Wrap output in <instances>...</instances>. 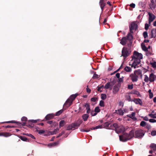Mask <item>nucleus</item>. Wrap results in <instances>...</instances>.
<instances>
[{"instance_id": "31", "label": "nucleus", "mask_w": 156, "mask_h": 156, "mask_svg": "<svg viewBox=\"0 0 156 156\" xmlns=\"http://www.w3.org/2000/svg\"><path fill=\"white\" fill-rule=\"evenodd\" d=\"M139 6L144 8L145 7V4L143 2H140L139 3Z\"/></svg>"}, {"instance_id": "5", "label": "nucleus", "mask_w": 156, "mask_h": 156, "mask_svg": "<svg viewBox=\"0 0 156 156\" xmlns=\"http://www.w3.org/2000/svg\"><path fill=\"white\" fill-rule=\"evenodd\" d=\"M144 133L143 130L141 129H138L135 132V134L133 136L138 138H142L144 135Z\"/></svg>"}, {"instance_id": "11", "label": "nucleus", "mask_w": 156, "mask_h": 156, "mask_svg": "<svg viewBox=\"0 0 156 156\" xmlns=\"http://www.w3.org/2000/svg\"><path fill=\"white\" fill-rule=\"evenodd\" d=\"M149 79L150 82H153L156 80V76L152 73L149 75Z\"/></svg>"}, {"instance_id": "41", "label": "nucleus", "mask_w": 156, "mask_h": 156, "mask_svg": "<svg viewBox=\"0 0 156 156\" xmlns=\"http://www.w3.org/2000/svg\"><path fill=\"white\" fill-rule=\"evenodd\" d=\"M10 135L9 133H3V136L5 137H7L10 136Z\"/></svg>"}, {"instance_id": "44", "label": "nucleus", "mask_w": 156, "mask_h": 156, "mask_svg": "<svg viewBox=\"0 0 156 156\" xmlns=\"http://www.w3.org/2000/svg\"><path fill=\"white\" fill-rule=\"evenodd\" d=\"M151 146L152 148L153 149V150H155L156 149V144H151Z\"/></svg>"}, {"instance_id": "14", "label": "nucleus", "mask_w": 156, "mask_h": 156, "mask_svg": "<svg viewBox=\"0 0 156 156\" xmlns=\"http://www.w3.org/2000/svg\"><path fill=\"white\" fill-rule=\"evenodd\" d=\"M136 104H139L140 105H142V101L141 100L140 98L134 99L133 100Z\"/></svg>"}, {"instance_id": "51", "label": "nucleus", "mask_w": 156, "mask_h": 156, "mask_svg": "<svg viewBox=\"0 0 156 156\" xmlns=\"http://www.w3.org/2000/svg\"><path fill=\"white\" fill-rule=\"evenodd\" d=\"M150 122L151 123H154L156 122V120L154 119H150L149 120Z\"/></svg>"}, {"instance_id": "16", "label": "nucleus", "mask_w": 156, "mask_h": 156, "mask_svg": "<svg viewBox=\"0 0 156 156\" xmlns=\"http://www.w3.org/2000/svg\"><path fill=\"white\" fill-rule=\"evenodd\" d=\"M99 3L101 10L102 11L104 6L106 4L104 2V0H100Z\"/></svg>"}, {"instance_id": "12", "label": "nucleus", "mask_w": 156, "mask_h": 156, "mask_svg": "<svg viewBox=\"0 0 156 156\" xmlns=\"http://www.w3.org/2000/svg\"><path fill=\"white\" fill-rule=\"evenodd\" d=\"M156 0H151V3L149 5L150 8L152 10L154 9L156 6V4L155 3Z\"/></svg>"}, {"instance_id": "25", "label": "nucleus", "mask_w": 156, "mask_h": 156, "mask_svg": "<svg viewBox=\"0 0 156 156\" xmlns=\"http://www.w3.org/2000/svg\"><path fill=\"white\" fill-rule=\"evenodd\" d=\"M127 39L131 41L133 38V37L132 35L130 33H128L127 36Z\"/></svg>"}, {"instance_id": "33", "label": "nucleus", "mask_w": 156, "mask_h": 156, "mask_svg": "<svg viewBox=\"0 0 156 156\" xmlns=\"http://www.w3.org/2000/svg\"><path fill=\"white\" fill-rule=\"evenodd\" d=\"M94 111H95V112H96V113L97 114L98 113L100 112V110L99 109V107L97 106L95 108Z\"/></svg>"}, {"instance_id": "48", "label": "nucleus", "mask_w": 156, "mask_h": 156, "mask_svg": "<svg viewBox=\"0 0 156 156\" xmlns=\"http://www.w3.org/2000/svg\"><path fill=\"white\" fill-rule=\"evenodd\" d=\"M26 135H27V136H29L31 137V138H32L33 139H35L34 136L31 134L27 133L26 134Z\"/></svg>"}, {"instance_id": "7", "label": "nucleus", "mask_w": 156, "mask_h": 156, "mask_svg": "<svg viewBox=\"0 0 156 156\" xmlns=\"http://www.w3.org/2000/svg\"><path fill=\"white\" fill-rule=\"evenodd\" d=\"M132 61H133L132 66L135 68L137 67V66L139 64L140 62V59L139 58H132Z\"/></svg>"}, {"instance_id": "34", "label": "nucleus", "mask_w": 156, "mask_h": 156, "mask_svg": "<svg viewBox=\"0 0 156 156\" xmlns=\"http://www.w3.org/2000/svg\"><path fill=\"white\" fill-rule=\"evenodd\" d=\"M126 99L129 101H132L133 100H131V98L130 96L129 95H126Z\"/></svg>"}, {"instance_id": "47", "label": "nucleus", "mask_w": 156, "mask_h": 156, "mask_svg": "<svg viewBox=\"0 0 156 156\" xmlns=\"http://www.w3.org/2000/svg\"><path fill=\"white\" fill-rule=\"evenodd\" d=\"M65 133V131H62L61 133H60L58 135L56 136L57 138H58V137L62 136L63 134H64Z\"/></svg>"}, {"instance_id": "56", "label": "nucleus", "mask_w": 156, "mask_h": 156, "mask_svg": "<svg viewBox=\"0 0 156 156\" xmlns=\"http://www.w3.org/2000/svg\"><path fill=\"white\" fill-rule=\"evenodd\" d=\"M133 88V85H128V88L129 89H132Z\"/></svg>"}, {"instance_id": "52", "label": "nucleus", "mask_w": 156, "mask_h": 156, "mask_svg": "<svg viewBox=\"0 0 156 156\" xmlns=\"http://www.w3.org/2000/svg\"><path fill=\"white\" fill-rule=\"evenodd\" d=\"M141 117L143 118V120H144L145 121H148L149 120L148 117L147 116H145L144 117L142 116Z\"/></svg>"}, {"instance_id": "26", "label": "nucleus", "mask_w": 156, "mask_h": 156, "mask_svg": "<svg viewBox=\"0 0 156 156\" xmlns=\"http://www.w3.org/2000/svg\"><path fill=\"white\" fill-rule=\"evenodd\" d=\"M102 128V126L101 125H98L96 126L90 128L91 130L96 129H101Z\"/></svg>"}, {"instance_id": "28", "label": "nucleus", "mask_w": 156, "mask_h": 156, "mask_svg": "<svg viewBox=\"0 0 156 156\" xmlns=\"http://www.w3.org/2000/svg\"><path fill=\"white\" fill-rule=\"evenodd\" d=\"M148 116L151 118L156 119V112L154 114L150 113Z\"/></svg>"}, {"instance_id": "42", "label": "nucleus", "mask_w": 156, "mask_h": 156, "mask_svg": "<svg viewBox=\"0 0 156 156\" xmlns=\"http://www.w3.org/2000/svg\"><path fill=\"white\" fill-rule=\"evenodd\" d=\"M37 131L38 132V133L39 134H41L45 132L44 130L42 129L39 130H37Z\"/></svg>"}, {"instance_id": "29", "label": "nucleus", "mask_w": 156, "mask_h": 156, "mask_svg": "<svg viewBox=\"0 0 156 156\" xmlns=\"http://www.w3.org/2000/svg\"><path fill=\"white\" fill-rule=\"evenodd\" d=\"M59 130V128H57L56 129H54L53 131H51V132L52 133V135H53L56 133H57L58 132Z\"/></svg>"}, {"instance_id": "49", "label": "nucleus", "mask_w": 156, "mask_h": 156, "mask_svg": "<svg viewBox=\"0 0 156 156\" xmlns=\"http://www.w3.org/2000/svg\"><path fill=\"white\" fill-rule=\"evenodd\" d=\"M84 106L86 108V109H90V105L88 103H86Z\"/></svg>"}, {"instance_id": "20", "label": "nucleus", "mask_w": 156, "mask_h": 156, "mask_svg": "<svg viewBox=\"0 0 156 156\" xmlns=\"http://www.w3.org/2000/svg\"><path fill=\"white\" fill-rule=\"evenodd\" d=\"M135 113L134 112H132L131 115H128V116L130 117V118H131L132 119H133L134 121H136L137 119L135 117Z\"/></svg>"}, {"instance_id": "43", "label": "nucleus", "mask_w": 156, "mask_h": 156, "mask_svg": "<svg viewBox=\"0 0 156 156\" xmlns=\"http://www.w3.org/2000/svg\"><path fill=\"white\" fill-rule=\"evenodd\" d=\"M20 139L23 141H26L27 140V138L24 136H21Z\"/></svg>"}, {"instance_id": "21", "label": "nucleus", "mask_w": 156, "mask_h": 156, "mask_svg": "<svg viewBox=\"0 0 156 156\" xmlns=\"http://www.w3.org/2000/svg\"><path fill=\"white\" fill-rule=\"evenodd\" d=\"M119 90V88L117 86L115 85L114 86L113 89V93L114 94H116L118 92Z\"/></svg>"}, {"instance_id": "59", "label": "nucleus", "mask_w": 156, "mask_h": 156, "mask_svg": "<svg viewBox=\"0 0 156 156\" xmlns=\"http://www.w3.org/2000/svg\"><path fill=\"white\" fill-rule=\"evenodd\" d=\"M52 135V134L51 132V131H48V132L47 134H44V136H50V135Z\"/></svg>"}, {"instance_id": "53", "label": "nucleus", "mask_w": 156, "mask_h": 156, "mask_svg": "<svg viewBox=\"0 0 156 156\" xmlns=\"http://www.w3.org/2000/svg\"><path fill=\"white\" fill-rule=\"evenodd\" d=\"M90 131V129H82L80 130V131L81 132H89Z\"/></svg>"}, {"instance_id": "63", "label": "nucleus", "mask_w": 156, "mask_h": 156, "mask_svg": "<svg viewBox=\"0 0 156 156\" xmlns=\"http://www.w3.org/2000/svg\"><path fill=\"white\" fill-rule=\"evenodd\" d=\"M152 66L154 68L156 67V62H153L152 64Z\"/></svg>"}, {"instance_id": "37", "label": "nucleus", "mask_w": 156, "mask_h": 156, "mask_svg": "<svg viewBox=\"0 0 156 156\" xmlns=\"http://www.w3.org/2000/svg\"><path fill=\"white\" fill-rule=\"evenodd\" d=\"M106 98V95L105 94H101V99L102 100H105Z\"/></svg>"}, {"instance_id": "50", "label": "nucleus", "mask_w": 156, "mask_h": 156, "mask_svg": "<svg viewBox=\"0 0 156 156\" xmlns=\"http://www.w3.org/2000/svg\"><path fill=\"white\" fill-rule=\"evenodd\" d=\"M151 134L152 136H154L156 135V131L154 130L151 131Z\"/></svg>"}, {"instance_id": "17", "label": "nucleus", "mask_w": 156, "mask_h": 156, "mask_svg": "<svg viewBox=\"0 0 156 156\" xmlns=\"http://www.w3.org/2000/svg\"><path fill=\"white\" fill-rule=\"evenodd\" d=\"M54 116V115L53 113L48 114L45 118V119L46 120H49L52 119Z\"/></svg>"}, {"instance_id": "1", "label": "nucleus", "mask_w": 156, "mask_h": 156, "mask_svg": "<svg viewBox=\"0 0 156 156\" xmlns=\"http://www.w3.org/2000/svg\"><path fill=\"white\" fill-rule=\"evenodd\" d=\"M134 136V132L133 130H130L129 133H124L122 136H119V140L120 141L126 142L131 139Z\"/></svg>"}, {"instance_id": "9", "label": "nucleus", "mask_w": 156, "mask_h": 156, "mask_svg": "<svg viewBox=\"0 0 156 156\" xmlns=\"http://www.w3.org/2000/svg\"><path fill=\"white\" fill-rule=\"evenodd\" d=\"M129 30L131 33H133V30H136L137 29V25L135 22H133L131 23L129 26Z\"/></svg>"}, {"instance_id": "13", "label": "nucleus", "mask_w": 156, "mask_h": 156, "mask_svg": "<svg viewBox=\"0 0 156 156\" xmlns=\"http://www.w3.org/2000/svg\"><path fill=\"white\" fill-rule=\"evenodd\" d=\"M113 85L111 84V82H108L106 83L104 86V88L105 89H109L111 90L112 89Z\"/></svg>"}, {"instance_id": "2", "label": "nucleus", "mask_w": 156, "mask_h": 156, "mask_svg": "<svg viewBox=\"0 0 156 156\" xmlns=\"http://www.w3.org/2000/svg\"><path fill=\"white\" fill-rule=\"evenodd\" d=\"M142 76V72L140 70H136L133 73L130 74L129 77L131 80L133 82L137 81L139 76Z\"/></svg>"}, {"instance_id": "58", "label": "nucleus", "mask_w": 156, "mask_h": 156, "mask_svg": "<svg viewBox=\"0 0 156 156\" xmlns=\"http://www.w3.org/2000/svg\"><path fill=\"white\" fill-rule=\"evenodd\" d=\"M59 144V141H57L54 142V143H52V144L53 145V146H55L56 145H58Z\"/></svg>"}, {"instance_id": "62", "label": "nucleus", "mask_w": 156, "mask_h": 156, "mask_svg": "<svg viewBox=\"0 0 156 156\" xmlns=\"http://www.w3.org/2000/svg\"><path fill=\"white\" fill-rule=\"evenodd\" d=\"M130 6L133 8H134L135 6V4L132 3L130 5Z\"/></svg>"}, {"instance_id": "39", "label": "nucleus", "mask_w": 156, "mask_h": 156, "mask_svg": "<svg viewBox=\"0 0 156 156\" xmlns=\"http://www.w3.org/2000/svg\"><path fill=\"white\" fill-rule=\"evenodd\" d=\"M90 114L92 116H94L97 115V113L95 112V111L91 110L90 112Z\"/></svg>"}, {"instance_id": "35", "label": "nucleus", "mask_w": 156, "mask_h": 156, "mask_svg": "<svg viewBox=\"0 0 156 156\" xmlns=\"http://www.w3.org/2000/svg\"><path fill=\"white\" fill-rule=\"evenodd\" d=\"M146 124V122L144 121H142L140 124V125L142 127H144Z\"/></svg>"}, {"instance_id": "19", "label": "nucleus", "mask_w": 156, "mask_h": 156, "mask_svg": "<svg viewBox=\"0 0 156 156\" xmlns=\"http://www.w3.org/2000/svg\"><path fill=\"white\" fill-rule=\"evenodd\" d=\"M127 42V38L126 37H122L120 43L121 44L123 45H125Z\"/></svg>"}, {"instance_id": "22", "label": "nucleus", "mask_w": 156, "mask_h": 156, "mask_svg": "<svg viewBox=\"0 0 156 156\" xmlns=\"http://www.w3.org/2000/svg\"><path fill=\"white\" fill-rule=\"evenodd\" d=\"M89 116L88 114H84L82 115V118L84 121H86Z\"/></svg>"}, {"instance_id": "38", "label": "nucleus", "mask_w": 156, "mask_h": 156, "mask_svg": "<svg viewBox=\"0 0 156 156\" xmlns=\"http://www.w3.org/2000/svg\"><path fill=\"white\" fill-rule=\"evenodd\" d=\"M71 129L73 130V129L72 124H71L70 125H69L67 126V129H66V130H70Z\"/></svg>"}, {"instance_id": "23", "label": "nucleus", "mask_w": 156, "mask_h": 156, "mask_svg": "<svg viewBox=\"0 0 156 156\" xmlns=\"http://www.w3.org/2000/svg\"><path fill=\"white\" fill-rule=\"evenodd\" d=\"M66 124V122L64 120H61L59 123L60 127L63 126Z\"/></svg>"}, {"instance_id": "64", "label": "nucleus", "mask_w": 156, "mask_h": 156, "mask_svg": "<svg viewBox=\"0 0 156 156\" xmlns=\"http://www.w3.org/2000/svg\"><path fill=\"white\" fill-rule=\"evenodd\" d=\"M149 98H152L153 96V93H151V94H149Z\"/></svg>"}, {"instance_id": "10", "label": "nucleus", "mask_w": 156, "mask_h": 156, "mask_svg": "<svg viewBox=\"0 0 156 156\" xmlns=\"http://www.w3.org/2000/svg\"><path fill=\"white\" fill-rule=\"evenodd\" d=\"M148 14L149 15L148 23L149 24H150L155 19V16L153 14L150 12H149Z\"/></svg>"}, {"instance_id": "40", "label": "nucleus", "mask_w": 156, "mask_h": 156, "mask_svg": "<svg viewBox=\"0 0 156 156\" xmlns=\"http://www.w3.org/2000/svg\"><path fill=\"white\" fill-rule=\"evenodd\" d=\"M63 112V110L62 109H61L59 111L57 112L56 113V115H60Z\"/></svg>"}, {"instance_id": "6", "label": "nucleus", "mask_w": 156, "mask_h": 156, "mask_svg": "<svg viewBox=\"0 0 156 156\" xmlns=\"http://www.w3.org/2000/svg\"><path fill=\"white\" fill-rule=\"evenodd\" d=\"M122 55L124 58L127 57L130 54V51L126 47H123L122 50Z\"/></svg>"}, {"instance_id": "61", "label": "nucleus", "mask_w": 156, "mask_h": 156, "mask_svg": "<svg viewBox=\"0 0 156 156\" xmlns=\"http://www.w3.org/2000/svg\"><path fill=\"white\" fill-rule=\"evenodd\" d=\"M149 27V25L147 23H146L145 25V29L146 30H147Z\"/></svg>"}, {"instance_id": "32", "label": "nucleus", "mask_w": 156, "mask_h": 156, "mask_svg": "<svg viewBox=\"0 0 156 156\" xmlns=\"http://www.w3.org/2000/svg\"><path fill=\"white\" fill-rule=\"evenodd\" d=\"M142 48L143 50L144 51H147V48L145 46L144 44H141Z\"/></svg>"}, {"instance_id": "36", "label": "nucleus", "mask_w": 156, "mask_h": 156, "mask_svg": "<svg viewBox=\"0 0 156 156\" xmlns=\"http://www.w3.org/2000/svg\"><path fill=\"white\" fill-rule=\"evenodd\" d=\"M99 105L101 107H104L105 106L104 101L102 100H101L100 101Z\"/></svg>"}, {"instance_id": "27", "label": "nucleus", "mask_w": 156, "mask_h": 156, "mask_svg": "<svg viewBox=\"0 0 156 156\" xmlns=\"http://www.w3.org/2000/svg\"><path fill=\"white\" fill-rule=\"evenodd\" d=\"M144 80L146 83H148L149 81V77L146 75H144Z\"/></svg>"}, {"instance_id": "4", "label": "nucleus", "mask_w": 156, "mask_h": 156, "mask_svg": "<svg viewBox=\"0 0 156 156\" xmlns=\"http://www.w3.org/2000/svg\"><path fill=\"white\" fill-rule=\"evenodd\" d=\"M129 130H130V128L128 127L127 126L124 128L123 126H120L116 128L115 129V132L118 133L123 132L125 131H129Z\"/></svg>"}, {"instance_id": "15", "label": "nucleus", "mask_w": 156, "mask_h": 156, "mask_svg": "<svg viewBox=\"0 0 156 156\" xmlns=\"http://www.w3.org/2000/svg\"><path fill=\"white\" fill-rule=\"evenodd\" d=\"M156 36V29H152L151 33V37L152 38L155 37Z\"/></svg>"}, {"instance_id": "45", "label": "nucleus", "mask_w": 156, "mask_h": 156, "mask_svg": "<svg viewBox=\"0 0 156 156\" xmlns=\"http://www.w3.org/2000/svg\"><path fill=\"white\" fill-rule=\"evenodd\" d=\"M5 123H17L18 124H21V123L19 122H16L14 121H7L5 122H4Z\"/></svg>"}, {"instance_id": "30", "label": "nucleus", "mask_w": 156, "mask_h": 156, "mask_svg": "<svg viewBox=\"0 0 156 156\" xmlns=\"http://www.w3.org/2000/svg\"><path fill=\"white\" fill-rule=\"evenodd\" d=\"M118 114L120 115H122L124 114V112L122 109H119L118 110Z\"/></svg>"}, {"instance_id": "55", "label": "nucleus", "mask_w": 156, "mask_h": 156, "mask_svg": "<svg viewBox=\"0 0 156 156\" xmlns=\"http://www.w3.org/2000/svg\"><path fill=\"white\" fill-rule=\"evenodd\" d=\"M99 77L98 75L96 73H94L93 75V78H98Z\"/></svg>"}, {"instance_id": "3", "label": "nucleus", "mask_w": 156, "mask_h": 156, "mask_svg": "<svg viewBox=\"0 0 156 156\" xmlns=\"http://www.w3.org/2000/svg\"><path fill=\"white\" fill-rule=\"evenodd\" d=\"M77 95V94L71 95L66 100L63 106H66V108L69 107L72 104L73 101L75 99Z\"/></svg>"}, {"instance_id": "46", "label": "nucleus", "mask_w": 156, "mask_h": 156, "mask_svg": "<svg viewBox=\"0 0 156 156\" xmlns=\"http://www.w3.org/2000/svg\"><path fill=\"white\" fill-rule=\"evenodd\" d=\"M143 35L144 38H146L148 36L147 32L146 31L144 32L143 33Z\"/></svg>"}, {"instance_id": "60", "label": "nucleus", "mask_w": 156, "mask_h": 156, "mask_svg": "<svg viewBox=\"0 0 156 156\" xmlns=\"http://www.w3.org/2000/svg\"><path fill=\"white\" fill-rule=\"evenodd\" d=\"M124 105L122 101H120L119 102V105L122 107H123Z\"/></svg>"}, {"instance_id": "57", "label": "nucleus", "mask_w": 156, "mask_h": 156, "mask_svg": "<svg viewBox=\"0 0 156 156\" xmlns=\"http://www.w3.org/2000/svg\"><path fill=\"white\" fill-rule=\"evenodd\" d=\"M97 98H96L93 97L91 99V101H92L95 102L97 100Z\"/></svg>"}, {"instance_id": "18", "label": "nucleus", "mask_w": 156, "mask_h": 156, "mask_svg": "<svg viewBox=\"0 0 156 156\" xmlns=\"http://www.w3.org/2000/svg\"><path fill=\"white\" fill-rule=\"evenodd\" d=\"M73 130H74L75 129H77L80 125V124L79 123L77 122H74L71 124Z\"/></svg>"}, {"instance_id": "24", "label": "nucleus", "mask_w": 156, "mask_h": 156, "mask_svg": "<svg viewBox=\"0 0 156 156\" xmlns=\"http://www.w3.org/2000/svg\"><path fill=\"white\" fill-rule=\"evenodd\" d=\"M125 71L128 72H130L132 71V69L130 67L126 66L124 69Z\"/></svg>"}, {"instance_id": "54", "label": "nucleus", "mask_w": 156, "mask_h": 156, "mask_svg": "<svg viewBox=\"0 0 156 156\" xmlns=\"http://www.w3.org/2000/svg\"><path fill=\"white\" fill-rule=\"evenodd\" d=\"M21 120L22 121H26L27 120V118L26 117L23 116Z\"/></svg>"}, {"instance_id": "8", "label": "nucleus", "mask_w": 156, "mask_h": 156, "mask_svg": "<svg viewBox=\"0 0 156 156\" xmlns=\"http://www.w3.org/2000/svg\"><path fill=\"white\" fill-rule=\"evenodd\" d=\"M133 58H139L141 59L143 58V55L140 53H139L137 51H135L133 52V56L132 57Z\"/></svg>"}]
</instances>
